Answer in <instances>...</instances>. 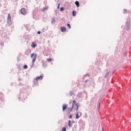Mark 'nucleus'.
I'll return each instance as SVG.
<instances>
[{"label":"nucleus","mask_w":131,"mask_h":131,"mask_svg":"<svg viewBox=\"0 0 131 131\" xmlns=\"http://www.w3.org/2000/svg\"><path fill=\"white\" fill-rule=\"evenodd\" d=\"M28 67L27 66V65H25V66H24V69H27Z\"/></svg>","instance_id":"nucleus-18"},{"label":"nucleus","mask_w":131,"mask_h":131,"mask_svg":"<svg viewBox=\"0 0 131 131\" xmlns=\"http://www.w3.org/2000/svg\"><path fill=\"white\" fill-rule=\"evenodd\" d=\"M99 107H100V103H99Z\"/></svg>","instance_id":"nucleus-30"},{"label":"nucleus","mask_w":131,"mask_h":131,"mask_svg":"<svg viewBox=\"0 0 131 131\" xmlns=\"http://www.w3.org/2000/svg\"><path fill=\"white\" fill-rule=\"evenodd\" d=\"M59 7H60V4H58V6L57 7V9H59Z\"/></svg>","instance_id":"nucleus-27"},{"label":"nucleus","mask_w":131,"mask_h":131,"mask_svg":"<svg viewBox=\"0 0 131 131\" xmlns=\"http://www.w3.org/2000/svg\"><path fill=\"white\" fill-rule=\"evenodd\" d=\"M31 47L32 48H35V47H36V44H35V43L34 42H33L32 43Z\"/></svg>","instance_id":"nucleus-11"},{"label":"nucleus","mask_w":131,"mask_h":131,"mask_svg":"<svg viewBox=\"0 0 131 131\" xmlns=\"http://www.w3.org/2000/svg\"><path fill=\"white\" fill-rule=\"evenodd\" d=\"M49 9V7H48V6H45L44 8H43L42 9H41V12H46V11H48Z\"/></svg>","instance_id":"nucleus-6"},{"label":"nucleus","mask_w":131,"mask_h":131,"mask_svg":"<svg viewBox=\"0 0 131 131\" xmlns=\"http://www.w3.org/2000/svg\"><path fill=\"white\" fill-rule=\"evenodd\" d=\"M61 31H62V32H66V28L64 27H62L61 28Z\"/></svg>","instance_id":"nucleus-9"},{"label":"nucleus","mask_w":131,"mask_h":131,"mask_svg":"<svg viewBox=\"0 0 131 131\" xmlns=\"http://www.w3.org/2000/svg\"><path fill=\"white\" fill-rule=\"evenodd\" d=\"M72 95H73V92L71 91L70 92V94L68 95V96H69V97H71V96H72Z\"/></svg>","instance_id":"nucleus-13"},{"label":"nucleus","mask_w":131,"mask_h":131,"mask_svg":"<svg viewBox=\"0 0 131 131\" xmlns=\"http://www.w3.org/2000/svg\"><path fill=\"white\" fill-rule=\"evenodd\" d=\"M55 22V18H53L52 20V23Z\"/></svg>","instance_id":"nucleus-24"},{"label":"nucleus","mask_w":131,"mask_h":131,"mask_svg":"<svg viewBox=\"0 0 131 131\" xmlns=\"http://www.w3.org/2000/svg\"><path fill=\"white\" fill-rule=\"evenodd\" d=\"M108 75H109V72H106V73L105 74V78H107V77H108Z\"/></svg>","instance_id":"nucleus-17"},{"label":"nucleus","mask_w":131,"mask_h":131,"mask_svg":"<svg viewBox=\"0 0 131 131\" xmlns=\"http://www.w3.org/2000/svg\"><path fill=\"white\" fill-rule=\"evenodd\" d=\"M68 125L69 127H72V123H71V121L69 120L68 122Z\"/></svg>","instance_id":"nucleus-10"},{"label":"nucleus","mask_w":131,"mask_h":131,"mask_svg":"<svg viewBox=\"0 0 131 131\" xmlns=\"http://www.w3.org/2000/svg\"><path fill=\"white\" fill-rule=\"evenodd\" d=\"M47 30H48V27H46L43 29H42V32H45V31H47Z\"/></svg>","instance_id":"nucleus-12"},{"label":"nucleus","mask_w":131,"mask_h":131,"mask_svg":"<svg viewBox=\"0 0 131 131\" xmlns=\"http://www.w3.org/2000/svg\"><path fill=\"white\" fill-rule=\"evenodd\" d=\"M37 33H38V34H40V31H38Z\"/></svg>","instance_id":"nucleus-26"},{"label":"nucleus","mask_w":131,"mask_h":131,"mask_svg":"<svg viewBox=\"0 0 131 131\" xmlns=\"http://www.w3.org/2000/svg\"><path fill=\"white\" fill-rule=\"evenodd\" d=\"M47 61H48V62H51V61H52V59H51V58H48V59H47Z\"/></svg>","instance_id":"nucleus-22"},{"label":"nucleus","mask_w":131,"mask_h":131,"mask_svg":"<svg viewBox=\"0 0 131 131\" xmlns=\"http://www.w3.org/2000/svg\"><path fill=\"white\" fill-rule=\"evenodd\" d=\"M20 12L23 15H26V14H27V11L25 9V8H21Z\"/></svg>","instance_id":"nucleus-4"},{"label":"nucleus","mask_w":131,"mask_h":131,"mask_svg":"<svg viewBox=\"0 0 131 131\" xmlns=\"http://www.w3.org/2000/svg\"><path fill=\"white\" fill-rule=\"evenodd\" d=\"M80 116H81V113L80 112Z\"/></svg>","instance_id":"nucleus-29"},{"label":"nucleus","mask_w":131,"mask_h":131,"mask_svg":"<svg viewBox=\"0 0 131 131\" xmlns=\"http://www.w3.org/2000/svg\"><path fill=\"white\" fill-rule=\"evenodd\" d=\"M73 16H76V11H73Z\"/></svg>","instance_id":"nucleus-16"},{"label":"nucleus","mask_w":131,"mask_h":131,"mask_svg":"<svg viewBox=\"0 0 131 131\" xmlns=\"http://www.w3.org/2000/svg\"><path fill=\"white\" fill-rule=\"evenodd\" d=\"M68 27H69L70 29L71 28V26H70V24H68L67 25Z\"/></svg>","instance_id":"nucleus-23"},{"label":"nucleus","mask_w":131,"mask_h":131,"mask_svg":"<svg viewBox=\"0 0 131 131\" xmlns=\"http://www.w3.org/2000/svg\"><path fill=\"white\" fill-rule=\"evenodd\" d=\"M69 118H70V119L72 118V115H70Z\"/></svg>","instance_id":"nucleus-25"},{"label":"nucleus","mask_w":131,"mask_h":131,"mask_svg":"<svg viewBox=\"0 0 131 131\" xmlns=\"http://www.w3.org/2000/svg\"><path fill=\"white\" fill-rule=\"evenodd\" d=\"M67 108V105L66 104L62 105V111H64Z\"/></svg>","instance_id":"nucleus-8"},{"label":"nucleus","mask_w":131,"mask_h":131,"mask_svg":"<svg viewBox=\"0 0 131 131\" xmlns=\"http://www.w3.org/2000/svg\"><path fill=\"white\" fill-rule=\"evenodd\" d=\"M62 131H66V127H63L62 128Z\"/></svg>","instance_id":"nucleus-19"},{"label":"nucleus","mask_w":131,"mask_h":131,"mask_svg":"<svg viewBox=\"0 0 131 131\" xmlns=\"http://www.w3.org/2000/svg\"><path fill=\"white\" fill-rule=\"evenodd\" d=\"M72 123H74V121L71 122Z\"/></svg>","instance_id":"nucleus-28"},{"label":"nucleus","mask_w":131,"mask_h":131,"mask_svg":"<svg viewBox=\"0 0 131 131\" xmlns=\"http://www.w3.org/2000/svg\"><path fill=\"white\" fill-rule=\"evenodd\" d=\"M80 117V116L78 115V113H77L76 114V119H78Z\"/></svg>","instance_id":"nucleus-14"},{"label":"nucleus","mask_w":131,"mask_h":131,"mask_svg":"<svg viewBox=\"0 0 131 131\" xmlns=\"http://www.w3.org/2000/svg\"><path fill=\"white\" fill-rule=\"evenodd\" d=\"M72 107L71 108L70 112H71L72 111V109H74V110L77 111V110H78V107H79V103H76V101L75 100H73V102L72 101H71L69 104H72Z\"/></svg>","instance_id":"nucleus-1"},{"label":"nucleus","mask_w":131,"mask_h":131,"mask_svg":"<svg viewBox=\"0 0 131 131\" xmlns=\"http://www.w3.org/2000/svg\"><path fill=\"white\" fill-rule=\"evenodd\" d=\"M31 59H32V62L33 63H34V62H35V61L36 60V58H37V54L35 53H32L31 55Z\"/></svg>","instance_id":"nucleus-3"},{"label":"nucleus","mask_w":131,"mask_h":131,"mask_svg":"<svg viewBox=\"0 0 131 131\" xmlns=\"http://www.w3.org/2000/svg\"><path fill=\"white\" fill-rule=\"evenodd\" d=\"M75 4L77 6V7H79V2H78V1H76Z\"/></svg>","instance_id":"nucleus-15"},{"label":"nucleus","mask_w":131,"mask_h":131,"mask_svg":"<svg viewBox=\"0 0 131 131\" xmlns=\"http://www.w3.org/2000/svg\"><path fill=\"white\" fill-rule=\"evenodd\" d=\"M129 21H127L126 25H125V28L126 30H129Z\"/></svg>","instance_id":"nucleus-5"},{"label":"nucleus","mask_w":131,"mask_h":131,"mask_svg":"<svg viewBox=\"0 0 131 131\" xmlns=\"http://www.w3.org/2000/svg\"><path fill=\"white\" fill-rule=\"evenodd\" d=\"M60 11H61V12L64 11V7H61V8H60Z\"/></svg>","instance_id":"nucleus-20"},{"label":"nucleus","mask_w":131,"mask_h":131,"mask_svg":"<svg viewBox=\"0 0 131 131\" xmlns=\"http://www.w3.org/2000/svg\"><path fill=\"white\" fill-rule=\"evenodd\" d=\"M7 24L9 26H11V25L13 24V22H12V19H11V14H10V13L8 15Z\"/></svg>","instance_id":"nucleus-2"},{"label":"nucleus","mask_w":131,"mask_h":131,"mask_svg":"<svg viewBox=\"0 0 131 131\" xmlns=\"http://www.w3.org/2000/svg\"><path fill=\"white\" fill-rule=\"evenodd\" d=\"M42 76H37L36 77V80H39V79L41 80V79H42Z\"/></svg>","instance_id":"nucleus-7"},{"label":"nucleus","mask_w":131,"mask_h":131,"mask_svg":"<svg viewBox=\"0 0 131 131\" xmlns=\"http://www.w3.org/2000/svg\"><path fill=\"white\" fill-rule=\"evenodd\" d=\"M123 12H124V14H125V13H127V10L124 9Z\"/></svg>","instance_id":"nucleus-21"}]
</instances>
